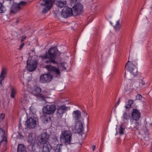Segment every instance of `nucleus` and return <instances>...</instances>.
Here are the masks:
<instances>
[{
	"label": "nucleus",
	"mask_w": 152,
	"mask_h": 152,
	"mask_svg": "<svg viewBox=\"0 0 152 152\" xmlns=\"http://www.w3.org/2000/svg\"><path fill=\"white\" fill-rule=\"evenodd\" d=\"M125 68L129 72L127 73H125L124 77L130 80L133 77L137 74V69L135 66L129 61H128L126 64Z\"/></svg>",
	"instance_id": "1"
},
{
	"label": "nucleus",
	"mask_w": 152,
	"mask_h": 152,
	"mask_svg": "<svg viewBox=\"0 0 152 152\" xmlns=\"http://www.w3.org/2000/svg\"><path fill=\"white\" fill-rule=\"evenodd\" d=\"M48 56V59L45 61V63L48 64L52 63L53 64H57L55 59L56 58L57 55H60V53L58 51L57 48L56 47L51 48L48 50V52H46Z\"/></svg>",
	"instance_id": "2"
},
{
	"label": "nucleus",
	"mask_w": 152,
	"mask_h": 152,
	"mask_svg": "<svg viewBox=\"0 0 152 152\" xmlns=\"http://www.w3.org/2000/svg\"><path fill=\"white\" fill-rule=\"evenodd\" d=\"M72 133L70 130L62 131L60 136V141L63 143L70 144L72 140Z\"/></svg>",
	"instance_id": "3"
},
{
	"label": "nucleus",
	"mask_w": 152,
	"mask_h": 152,
	"mask_svg": "<svg viewBox=\"0 0 152 152\" xmlns=\"http://www.w3.org/2000/svg\"><path fill=\"white\" fill-rule=\"evenodd\" d=\"M56 109V106L54 104L47 105L43 109L44 113L43 117L48 118L50 117V115L54 113Z\"/></svg>",
	"instance_id": "4"
},
{
	"label": "nucleus",
	"mask_w": 152,
	"mask_h": 152,
	"mask_svg": "<svg viewBox=\"0 0 152 152\" xmlns=\"http://www.w3.org/2000/svg\"><path fill=\"white\" fill-rule=\"evenodd\" d=\"M40 5L45 7L42 12L43 13H45L50 10L53 5V2L52 0H42L39 1Z\"/></svg>",
	"instance_id": "5"
},
{
	"label": "nucleus",
	"mask_w": 152,
	"mask_h": 152,
	"mask_svg": "<svg viewBox=\"0 0 152 152\" xmlns=\"http://www.w3.org/2000/svg\"><path fill=\"white\" fill-rule=\"evenodd\" d=\"M26 4V3L23 1H21L19 3H14L11 6L10 12L13 13H16L19 12L23 7Z\"/></svg>",
	"instance_id": "6"
},
{
	"label": "nucleus",
	"mask_w": 152,
	"mask_h": 152,
	"mask_svg": "<svg viewBox=\"0 0 152 152\" xmlns=\"http://www.w3.org/2000/svg\"><path fill=\"white\" fill-rule=\"evenodd\" d=\"M4 134L5 131L2 128H0V144L3 146L2 149L4 151L6 150L7 142V138L4 136Z\"/></svg>",
	"instance_id": "7"
},
{
	"label": "nucleus",
	"mask_w": 152,
	"mask_h": 152,
	"mask_svg": "<svg viewBox=\"0 0 152 152\" xmlns=\"http://www.w3.org/2000/svg\"><path fill=\"white\" fill-rule=\"evenodd\" d=\"M73 11V15L76 16L82 13L83 10V5L80 3L75 4L72 9Z\"/></svg>",
	"instance_id": "8"
},
{
	"label": "nucleus",
	"mask_w": 152,
	"mask_h": 152,
	"mask_svg": "<svg viewBox=\"0 0 152 152\" xmlns=\"http://www.w3.org/2000/svg\"><path fill=\"white\" fill-rule=\"evenodd\" d=\"M53 79L52 75L48 72L47 74L41 75L40 77L39 81L41 83H46L50 82Z\"/></svg>",
	"instance_id": "9"
},
{
	"label": "nucleus",
	"mask_w": 152,
	"mask_h": 152,
	"mask_svg": "<svg viewBox=\"0 0 152 152\" xmlns=\"http://www.w3.org/2000/svg\"><path fill=\"white\" fill-rule=\"evenodd\" d=\"M73 129L75 131H76L78 134L82 135L84 133V129L82 121L80 120L78 121L76 123ZM75 132H76L75 131Z\"/></svg>",
	"instance_id": "10"
},
{
	"label": "nucleus",
	"mask_w": 152,
	"mask_h": 152,
	"mask_svg": "<svg viewBox=\"0 0 152 152\" xmlns=\"http://www.w3.org/2000/svg\"><path fill=\"white\" fill-rule=\"evenodd\" d=\"M49 138V135L46 132H43L38 137V140L41 145L42 143L48 142Z\"/></svg>",
	"instance_id": "11"
},
{
	"label": "nucleus",
	"mask_w": 152,
	"mask_h": 152,
	"mask_svg": "<svg viewBox=\"0 0 152 152\" xmlns=\"http://www.w3.org/2000/svg\"><path fill=\"white\" fill-rule=\"evenodd\" d=\"M68 110L67 107L65 105H63L58 107L57 109L56 115L58 117L60 118L62 117L64 113Z\"/></svg>",
	"instance_id": "12"
},
{
	"label": "nucleus",
	"mask_w": 152,
	"mask_h": 152,
	"mask_svg": "<svg viewBox=\"0 0 152 152\" xmlns=\"http://www.w3.org/2000/svg\"><path fill=\"white\" fill-rule=\"evenodd\" d=\"M62 16L64 18H67L73 15V11L70 8L64 7L61 13Z\"/></svg>",
	"instance_id": "13"
},
{
	"label": "nucleus",
	"mask_w": 152,
	"mask_h": 152,
	"mask_svg": "<svg viewBox=\"0 0 152 152\" xmlns=\"http://www.w3.org/2000/svg\"><path fill=\"white\" fill-rule=\"evenodd\" d=\"M37 124L36 120L35 118L30 117L28 119L26 122L27 127L29 128H34Z\"/></svg>",
	"instance_id": "14"
},
{
	"label": "nucleus",
	"mask_w": 152,
	"mask_h": 152,
	"mask_svg": "<svg viewBox=\"0 0 152 152\" xmlns=\"http://www.w3.org/2000/svg\"><path fill=\"white\" fill-rule=\"evenodd\" d=\"M45 68L49 72V73H53L57 75H59L60 72L59 69L55 66L50 65H47L45 66Z\"/></svg>",
	"instance_id": "15"
},
{
	"label": "nucleus",
	"mask_w": 152,
	"mask_h": 152,
	"mask_svg": "<svg viewBox=\"0 0 152 152\" xmlns=\"http://www.w3.org/2000/svg\"><path fill=\"white\" fill-rule=\"evenodd\" d=\"M132 116L134 120L138 121L141 117L140 113L138 110L134 109L132 113Z\"/></svg>",
	"instance_id": "16"
},
{
	"label": "nucleus",
	"mask_w": 152,
	"mask_h": 152,
	"mask_svg": "<svg viewBox=\"0 0 152 152\" xmlns=\"http://www.w3.org/2000/svg\"><path fill=\"white\" fill-rule=\"evenodd\" d=\"M27 69L29 72H31L34 70L37 66V62L36 61H34L31 64H29L28 60L27 61Z\"/></svg>",
	"instance_id": "17"
},
{
	"label": "nucleus",
	"mask_w": 152,
	"mask_h": 152,
	"mask_svg": "<svg viewBox=\"0 0 152 152\" xmlns=\"http://www.w3.org/2000/svg\"><path fill=\"white\" fill-rule=\"evenodd\" d=\"M28 141L31 146H34L36 141V137L32 133H30L28 135Z\"/></svg>",
	"instance_id": "18"
},
{
	"label": "nucleus",
	"mask_w": 152,
	"mask_h": 152,
	"mask_svg": "<svg viewBox=\"0 0 152 152\" xmlns=\"http://www.w3.org/2000/svg\"><path fill=\"white\" fill-rule=\"evenodd\" d=\"M81 116V112L79 110L74 111L72 113V117L75 121L78 120Z\"/></svg>",
	"instance_id": "19"
},
{
	"label": "nucleus",
	"mask_w": 152,
	"mask_h": 152,
	"mask_svg": "<svg viewBox=\"0 0 152 152\" xmlns=\"http://www.w3.org/2000/svg\"><path fill=\"white\" fill-rule=\"evenodd\" d=\"M43 145L42 152H49L51 149V146L48 142L42 143Z\"/></svg>",
	"instance_id": "20"
},
{
	"label": "nucleus",
	"mask_w": 152,
	"mask_h": 152,
	"mask_svg": "<svg viewBox=\"0 0 152 152\" xmlns=\"http://www.w3.org/2000/svg\"><path fill=\"white\" fill-rule=\"evenodd\" d=\"M42 91L41 89L37 86H35L34 89L32 90V93L35 96H37Z\"/></svg>",
	"instance_id": "21"
},
{
	"label": "nucleus",
	"mask_w": 152,
	"mask_h": 152,
	"mask_svg": "<svg viewBox=\"0 0 152 152\" xmlns=\"http://www.w3.org/2000/svg\"><path fill=\"white\" fill-rule=\"evenodd\" d=\"M7 71L5 68H3L1 70L0 75V84H1L2 81L5 78Z\"/></svg>",
	"instance_id": "22"
},
{
	"label": "nucleus",
	"mask_w": 152,
	"mask_h": 152,
	"mask_svg": "<svg viewBox=\"0 0 152 152\" xmlns=\"http://www.w3.org/2000/svg\"><path fill=\"white\" fill-rule=\"evenodd\" d=\"M56 4L58 7L61 8L64 7L66 4V1H58L56 2Z\"/></svg>",
	"instance_id": "23"
},
{
	"label": "nucleus",
	"mask_w": 152,
	"mask_h": 152,
	"mask_svg": "<svg viewBox=\"0 0 152 152\" xmlns=\"http://www.w3.org/2000/svg\"><path fill=\"white\" fill-rule=\"evenodd\" d=\"M62 146V145L61 144L60 145L56 144V146H53V149L54 150L55 152H61Z\"/></svg>",
	"instance_id": "24"
},
{
	"label": "nucleus",
	"mask_w": 152,
	"mask_h": 152,
	"mask_svg": "<svg viewBox=\"0 0 152 152\" xmlns=\"http://www.w3.org/2000/svg\"><path fill=\"white\" fill-rule=\"evenodd\" d=\"M25 148L24 145L22 144H20L18 145V152H25Z\"/></svg>",
	"instance_id": "25"
},
{
	"label": "nucleus",
	"mask_w": 152,
	"mask_h": 152,
	"mask_svg": "<svg viewBox=\"0 0 152 152\" xmlns=\"http://www.w3.org/2000/svg\"><path fill=\"white\" fill-rule=\"evenodd\" d=\"M122 118L124 119L123 120L128 121L131 118V116L129 114L127 113L126 112H125L123 114Z\"/></svg>",
	"instance_id": "26"
},
{
	"label": "nucleus",
	"mask_w": 152,
	"mask_h": 152,
	"mask_svg": "<svg viewBox=\"0 0 152 152\" xmlns=\"http://www.w3.org/2000/svg\"><path fill=\"white\" fill-rule=\"evenodd\" d=\"M134 103L133 100H129L127 103L126 104L125 107L126 109H129L131 107V106Z\"/></svg>",
	"instance_id": "27"
},
{
	"label": "nucleus",
	"mask_w": 152,
	"mask_h": 152,
	"mask_svg": "<svg viewBox=\"0 0 152 152\" xmlns=\"http://www.w3.org/2000/svg\"><path fill=\"white\" fill-rule=\"evenodd\" d=\"M61 66H60V68L61 69L62 68L64 70H66L67 69L66 67H67V64L66 62H61L60 63Z\"/></svg>",
	"instance_id": "28"
},
{
	"label": "nucleus",
	"mask_w": 152,
	"mask_h": 152,
	"mask_svg": "<svg viewBox=\"0 0 152 152\" xmlns=\"http://www.w3.org/2000/svg\"><path fill=\"white\" fill-rule=\"evenodd\" d=\"M114 27L116 31H119L120 30V22L119 20L117 21Z\"/></svg>",
	"instance_id": "29"
},
{
	"label": "nucleus",
	"mask_w": 152,
	"mask_h": 152,
	"mask_svg": "<svg viewBox=\"0 0 152 152\" xmlns=\"http://www.w3.org/2000/svg\"><path fill=\"white\" fill-rule=\"evenodd\" d=\"M16 92V89L14 88H12L11 89L10 95L11 98H13L15 97Z\"/></svg>",
	"instance_id": "30"
},
{
	"label": "nucleus",
	"mask_w": 152,
	"mask_h": 152,
	"mask_svg": "<svg viewBox=\"0 0 152 152\" xmlns=\"http://www.w3.org/2000/svg\"><path fill=\"white\" fill-rule=\"evenodd\" d=\"M124 126L123 124H121L120 126V129H119V133L121 135L123 134L124 133L125 128L123 127Z\"/></svg>",
	"instance_id": "31"
},
{
	"label": "nucleus",
	"mask_w": 152,
	"mask_h": 152,
	"mask_svg": "<svg viewBox=\"0 0 152 152\" xmlns=\"http://www.w3.org/2000/svg\"><path fill=\"white\" fill-rule=\"evenodd\" d=\"M5 11V8L3 6V4L1 3H0V13H4Z\"/></svg>",
	"instance_id": "32"
},
{
	"label": "nucleus",
	"mask_w": 152,
	"mask_h": 152,
	"mask_svg": "<svg viewBox=\"0 0 152 152\" xmlns=\"http://www.w3.org/2000/svg\"><path fill=\"white\" fill-rule=\"evenodd\" d=\"M37 97H40L42 99V100L45 101L46 102L45 99V96L43 95L42 94H39L38 96Z\"/></svg>",
	"instance_id": "33"
},
{
	"label": "nucleus",
	"mask_w": 152,
	"mask_h": 152,
	"mask_svg": "<svg viewBox=\"0 0 152 152\" xmlns=\"http://www.w3.org/2000/svg\"><path fill=\"white\" fill-rule=\"evenodd\" d=\"M142 96L140 94H137L136 97V100H141L142 98Z\"/></svg>",
	"instance_id": "34"
},
{
	"label": "nucleus",
	"mask_w": 152,
	"mask_h": 152,
	"mask_svg": "<svg viewBox=\"0 0 152 152\" xmlns=\"http://www.w3.org/2000/svg\"><path fill=\"white\" fill-rule=\"evenodd\" d=\"M39 57H41L42 58H48V56L47 54V52L46 53V55L45 56L44 55H41L39 56Z\"/></svg>",
	"instance_id": "35"
},
{
	"label": "nucleus",
	"mask_w": 152,
	"mask_h": 152,
	"mask_svg": "<svg viewBox=\"0 0 152 152\" xmlns=\"http://www.w3.org/2000/svg\"><path fill=\"white\" fill-rule=\"evenodd\" d=\"M5 114L4 113H2L0 114V118L1 120H4L5 117Z\"/></svg>",
	"instance_id": "36"
},
{
	"label": "nucleus",
	"mask_w": 152,
	"mask_h": 152,
	"mask_svg": "<svg viewBox=\"0 0 152 152\" xmlns=\"http://www.w3.org/2000/svg\"><path fill=\"white\" fill-rule=\"evenodd\" d=\"M145 84V83L142 80H141L140 82V86H143Z\"/></svg>",
	"instance_id": "37"
},
{
	"label": "nucleus",
	"mask_w": 152,
	"mask_h": 152,
	"mask_svg": "<svg viewBox=\"0 0 152 152\" xmlns=\"http://www.w3.org/2000/svg\"><path fill=\"white\" fill-rule=\"evenodd\" d=\"M71 4H73L75 3L77 0H69Z\"/></svg>",
	"instance_id": "38"
},
{
	"label": "nucleus",
	"mask_w": 152,
	"mask_h": 152,
	"mask_svg": "<svg viewBox=\"0 0 152 152\" xmlns=\"http://www.w3.org/2000/svg\"><path fill=\"white\" fill-rule=\"evenodd\" d=\"M26 37L25 35H23V36H22V39H21V42H23V40L25 39H26Z\"/></svg>",
	"instance_id": "39"
},
{
	"label": "nucleus",
	"mask_w": 152,
	"mask_h": 152,
	"mask_svg": "<svg viewBox=\"0 0 152 152\" xmlns=\"http://www.w3.org/2000/svg\"><path fill=\"white\" fill-rule=\"evenodd\" d=\"M24 45V43H22L20 45V48H19L20 50V49L23 47Z\"/></svg>",
	"instance_id": "40"
},
{
	"label": "nucleus",
	"mask_w": 152,
	"mask_h": 152,
	"mask_svg": "<svg viewBox=\"0 0 152 152\" xmlns=\"http://www.w3.org/2000/svg\"><path fill=\"white\" fill-rule=\"evenodd\" d=\"M131 119L130 120V122H131V124H132L133 122L134 121V120L133 118H130Z\"/></svg>",
	"instance_id": "41"
},
{
	"label": "nucleus",
	"mask_w": 152,
	"mask_h": 152,
	"mask_svg": "<svg viewBox=\"0 0 152 152\" xmlns=\"http://www.w3.org/2000/svg\"><path fill=\"white\" fill-rule=\"evenodd\" d=\"M120 99H119L118 101V102H117V103H116V104L115 105V106H117V105H118L119 103V101H120Z\"/></svg>",
	"instance_id": "42"
},
{
	"label": "nucleus",
	"mask_w": 152,
	"mask_h": 152,
	"mask_svg": "<svg viewBox=\"0 0 152 152\" xmlns=\"http://www.w3.org/2000/svg\"><path fill=\"white\" fill-rule=\"evenodd\" d=\"M95 148H96V146L95 145H94L92 146V149H93V151H94L95 150Z\"/></svg>",
	"instance_id": "43"
},
{
	"label": "nucleus",
	"mask_w": 152,
	"mask_h": 152,
	"mask_svg": "<svg viewBox=\"0 0 152 152\" xmlns=\"http://www.w3.org/2000/svg\"><path fill=\"white\" fill-rule=\"evenodd\" d=\"M83 112L84 113V115H87V113H86V112L85 111H83Z\"/></svg>",
	"instance_id": "44"
},
{
	"label": "nucleus",
	"mask_w": 152,
	"mask_h": 152,
	"mask_svg": "<svg viewBox=\"0 0 152 152\" xmlns=\"http://www.w3.org/2000/svg\"><path fill=\"white\" fill-rule=\"evenodd\" d=\"M3 148V146L1 145V144H0V149H2L3 150V149H2Z\"/></svg>",
	"instance_id": "45"
},
{
	"label": "nucleus",
	"mask_w": 152,
	"mask_h": 152,
	"mask_svg": "<svg viewBox=\"0 0 152 152\" xmlns=\"http://www.w3.org/2000/svg\"><path fill=\"white\" fill-rule=\"evenodd\" d=\"M18 21H19V20H16V23H18Z\"/></svg>",
	"instance_id": "46"
},
{
	"label": "nucleus",
	"mask_w": 152,
	"mask_h": 152,
	"mask_svg": "<svg viewBox=\"0 0 152 152\" xmlns=\"http://www.w3.org/2000/svg\"><path fill=\"white\" fill-rule=\"evenodd\" d=\"M87 121H88H88H89V118H88V117L87 118Z\"/></svg>",
	"instance_id": "47"
},
{
	"label": "nucleus",
	"mask_w": 152,
	"mask_h": 152,
	"mask_svg": "<svg viewBox=\"0 0 152 152\" xmlns=\"http://www.w3.org/2000/svg\"><path fill=\"white\" fill-rule=\"evenodd\" d=\"M43 92H44V93H46V92H45V91Z\"/></svg>",
	"instance_id": "48"
}]
</instances>
